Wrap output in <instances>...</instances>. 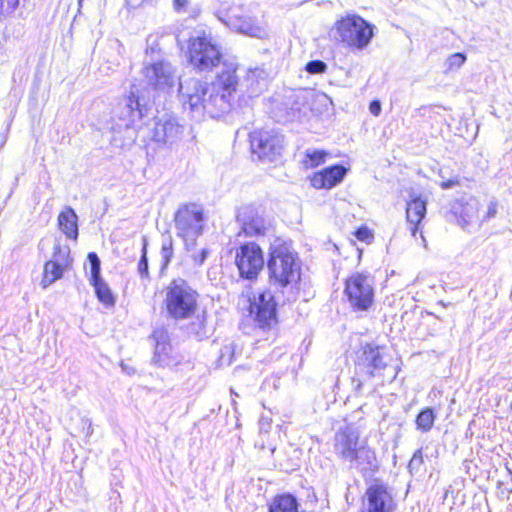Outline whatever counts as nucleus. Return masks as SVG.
<instances>
[{"mask_svg": "<svg viewBox=\"0 0 512 512\" xmlns=\"http://www.w3.org/2000/svg\"><path fill=\"white\" fill-rule=\"evenodd\" d=\"M236 71L235 62H224L210 84L195 78L180 81L179 93L184 107L188 106L199 115L207 113L212 118L228 111L239 84Z\"/></svg>", "mask_w": 512, "mask_h": 512, "instance_id": "obj_1", "label": "nucleus"}, {"mask_svg": "<svg viewBox=\"0 0 512 512\" xmlns=\"http://www.w3.org/2000/svg\"><path fill=\"white\" fill-rule=\"evenodd\" d=\"M267 268L269 283L276 288L293 287L300 280V264L291 247L280 238L271 244Z\"/></svg>", "mask_w": 512, "mask_h": 512, "instance_id": "obj_2", "label": "nucleus"}, {"mask_svg": "<svg viewBox=\"0 0 512 512\" xmlns=\"http://www.w3.org/2000/svg\"><path fill=\"white\" fill-rule=\"evenodd\" d=\"M199 294L187 281L174 279L165 289L163 307L167 317L174 321L190 320L199 306Z\"/></svg>", "mask_w": 512, "mask_h": 512, "instance_id": "obj_3", "label": "nucleus"}, {"mask_svg": "<svg viewBox=\"0 0 512 512\" xmlns=\"http://www.w3.org/2000/svg\"><path fill=\"white\" fill-rule=\"evenodd\" d=\"M188 56L190 64L199 72H210L215 68L221 71L224 62H233L223 60L220 47L210 35L204 33L190 38Z\"/></svg>", "mask_w": 512, "mask_h": 512, "instance_id": "obj_4", "label": "nucleus"}, {"mask_svg": "<svg viewBox=\"0 0 512 512\" xmlns=\"http://www.w3.org/2000/svg\"><path fill=\"white\" fill-rule=\"evenodd\" d=\"M205 222L203 209L197 204H185L177 210L174 217L176 235L183 240L186 250L195 248Z\"/></svg>", "mask_w": 512, "mask_h": 512, "instance_id": "obj_5", "label": "nucleus"}, {"mask_svg": "<svg viewBox=\"0 0 512 512\" xmlns=\"http://www.w3.org/2000/svg\"><path fill=\"white\" fill-rule=\"evenodd\" d=\"M284 138L274 130H255L250 134L251 151L263 162H274L282 153Z\"/></svg>", "mask_w": 512, "mask_h": 512, "instance_id": "obj_6", "label": "nucleus"}, {"mask_svg": "<svg viewBox=\"0 0 512 512\" xmlns=\"http://www.w3.org/2000/svg\"><path fill=\"white\" fill-rule=\"evenodd\" d=\"M249 315L259 327H270L276 319V302L273 294L268 291H257L245 300Z\"/></svg>", "mask_w": 512, "mask_h": 512, "instance_id": "obj_7", "label": "nucleus"}, {"mask_svg": "<svg viewBox=\"0 0 512 512\" xmlns=\"http://www.w3.org/2000/svg\"><path fill=\"white\" fill-rule=\"evenodd\" d=\"M142 73L149 86L162 91L172 88L177 79L175 68L163 59L145 60Z\"/></svg>", "mask_w": 512, "mask_h": 512, "instance_id": "obj_8", "label": "nucleus"}, {"mask_svg": "<svg viewBox=\"0 0 512 512\" xmlns=\"http://www.w3.org/2000/svg\"><path fill=\"white\" fill-rule=\"evenodd\" d=\"M237 221L241 225L242 232L249 237L265 235L271 228V221L265 217L264 211L253 205L240 207Z\"/></svg>", "mask_w": 512, "mask_h": 512, "instance_id": "obj_9", "label": "nucleus"}, {"mask_svg": "<svg viewBox=\"0 0 512 512\" xmlns=\"http://www.w3.org/2000/svg\"><path fill=\"white\" fill-rule=\"evenodd\" d=\"M235 262L242 277L256 278L264 266L263 252L256 243H246L237 250Z\"/></svg>", "mask_w": 512, "mask_h": 512, "instance_id": "obj_10", "label": "nucleus"}, {"mask_svg": "<svg viewBox=\"0 0 512 512\" xmlns=\"http://www.w3.org/2000/svg\"><path fill=\"white\" fill-rule=\"evenodd\" d=\"M374 278L369 273L354 276V313L366 318L374 305Z\"/></svg>", "mask_w": 512, "mask_h": 512, "instance_id": "obj_11", "label": "nucleus"}, {"mask_svg": "<svg viewBox=\"0 0 512 512\" xmlns=\"http://www.w3.org/2000/svg\"><path fill=\"white\" fill-rule=\"evenodd\" d=\"M363 512H392L393 499L384 484L375 482L368 487Z\"/></svg>", "mask_w": 512, "mask_h": 512, "instance_id": "obj_12", "label": "nucleus"}, {"mask_svg": "<svg viewBox=\"0 0 512 512\" xmlns=\"http://www.w3.org/2000/svg\"><path fill=\"white\" fill-rule=\"evenodd\" d=\"M145 112V106L141 105L139 98L135 96L134 92H131L116 108V116L121 121L119 127H131L136 121L143 117Z\"/></svg>", "mask_w": 512, "mask_h": 512, "instance_id": "obj_13", "label": "nucleus"}, {"mask_svg": "<svg viewBox=\"0 0 512 512\" xmlns=\"http://www.w3.org/2000/svg\"><path fill=\"white\" fill-rule=\"evenodd\" d=\"M183 132L184 127L176 118H161L155 124L153 138L157 142L174 144L181 140Z\"/></svg>", "mask_w": 512, "mask_h": 512, "instance_id": "obj_14", "label": "nucleus"}, {"mask_svg": "<svg viewBox=\"0 0 512 512\" xmlns=\"http://www.w3.org/2000/svg\"><path fill=\"white\" fill-rule=\"evenodd\" d=\"M347 171L341 165L327 167L312 176L311 185L316 189H331L343 180Z\"/></svg>", "mask_w": 512, "mask_h": 512, "instance_id": "obj_15", "label": "nucleus"}, {"mask_svg": "<svg viewBox=\"0 0 512 512\" xmlns=\"http://www.w3.org/2000/svg\"><path fill=\"white\" fill-rule=\"evenodd\" d=\"M479 205L475 199H471L459 207H454V214L457 217L458 224L466 230L480 226L481 221L478 216Z\"/></svg>", "mask_w": 512, "mask_h": 512, "instance_id": "obj_16", "label": "nucleus"}, {"mask_svg": "<svg viewBox=\"0 0 512 512\" xmlns=\"http://www.w3.org/2000/svg\"><path fill=\"white\" fill-rule=\"evenodd\" d=\"M375 26L354 14V48L363 49L374 36Z\"/></svg>", "mask_w": 512, "mask_h": 512, "instance_id": "obj_17", "label": "nucleus"}, {"mask_svg": "<svg viewBox=\"0 0 512 512\" xmlns=\"http://www.w3.org/2000/svg\"><path fill=\"white\" fill-rule=\"evenodd\" d=\"M426 214V201L416 197L407 203L406 218L410 224V230L413 236L416 235L418 226Z\"/></svg>", "mask_w": 512, "mask_h": 512, "instance_id": "obj_18", "label": "nucleus"}, {"mask_svg": "<svg viewBox=\"0 0 512 512\" xmlns=\"http://www.w3.org/2000/svg\"><path fill=\"white\" fill-rule=\"evenodd\" d=\"M77 220V214L71 207H65L58 216L59 229L70 239L78 237Z\"/></svg>", "mask_w": 512, "mask_h": 512, "instance_id": "obj_19", "label": "nucleus"}, {"mask_svg": "<svg viewBox=\"0 0 512 512\" xmlns=\"http://www.w3.org/2000/svg\"><path fill=\"white\" fill-rule=\"evenodd\" d=\"M224 23L231 29L252 37H260L263 32L260 27L254 25L250 18L228 17Z\"/></svg>", "mask_w": 512, "mask_h": 512, "instance_id": "obj_20", "label": "nucleus"}, {"mask_svg": "<svg viewBox=\"0 0 512 512\" xmlns=\"http://www.w3.org/2000/svg\"><path fill=\"white\" fill-rule=\"evenodd\" d=\"M331 37L336 41L345 43L347 46H351L352 16L347 15L345 18L337 21L335 27L331 30Z\"/></svg>", "mask_w": 512, "mask_h": 512, "instance_id": "obj_21", "label": "nucleus"}, {"mask_svg": "<svg viewBox=\"0 0 512 512\" xmlns=\"http://www.w3.org/2000/svg\"><path fill=\"white\" fill-rule=\"evenodd\" d=\"M269 512H299V503L291 494L278 495L270 504Z\"/></svg>", "mask_w": 512, "mask_h": 512, "instance_id": "obj_22", "label": "nucleus"}, {"mask_svg": "<svg viewBox=\"0 0 512 512\" xmlns=\"http://www.w3.org/2000/svg\"><path fill=\"white\" fill-rule=\"evenodd\" d=\"M335 450L343 458L352 461V439L349 429L336 434Z\"/></svg>", "mask_w": 512, "mask_h": 512, "instance_id": "obj_23", "label": "nucleus"}, {"mask_svg": "<svg viewBox=\"0 0 512 512\" xmlns=\"http://www.w3.org/2000/svg\"><path fill=\"white\" fill-rule=\"evenodd\" d=\"M65 270V268L51 260L47 261L44 265L43 278L41 281L42 286L46 288L58 279L62 278Z\"/></svg>", "mask_w": 512, "mask_h": 512, "instance_id": "obj_24", "label": "nucleus"}, {"mask_svg": "<svg viewBox=\"0 0 512 512\" xmlns=\"http://www.w3.org/2000/svg\"><path fill=\"white\" fill-rule=\"evenodd\" d=\"M95 289L98 300L107 307H113L115 305V296L113 295L108 284L103 280H97L91 282Z\"/></svg>", "mask_w": 512, "mask_h": 512, "instance_id": "obj_25", "label": "nucleus"}, {"mask_svg": "<svg viewBox=\"0 0 512 512\" xmlns=\"http://www.w3.org/2000/svg\"><path fill=\"white\" fill-rule=\"evenodd\" d=\"M328 153L325 150L307 149L301 163L306 169H311L325 162Z\"/></svg>", "mask_w": 512, "mask_h": 512, "instance_id": "obj_26", "label": "nucleus"}, {"mask_svg": "<svg viewBox=\"0 0 512 512\" xmlns=\"http://www.w3.org/2000/svg\"><path fill=\"white\" fill-rule=\"evenodd\" d=\"M51 261L68 269L71 264L69 248L67 246H61L60 244L55 245Z\"/></svg>", "mask_w": 512, "mask_h": 512, "instance_id": "obj_27", "label": "nucleus"}, {"mask_svg": "<svg viewBox=\"0 0 512 512\" xmlns=\"http://www.w3.org/2000/svg\"><path fill=\"white\" fill-rule=\"evenodd\" d=\"M434 421L435 414L433 410L431 408H425L418 414L416 418V425L418 429L428 432L433 427Z\"/></svg>", "mask_w": 512, "mask_h": 512, "instance_id": "obj_28", "label": "nucleus"}, {"mask_svg": "<svg viewBox=\"0 0 512 512\" xmlns=\"http://www.w3.org/2000/svg\"><path fill=\"white\" fill-rule=\"evenodd\" d=\"M156 343V352H165L170 349V338L167 330L159 328L154 330L152 335Z\"/></svg>", "mask_w": 512, "mask_h": 512, "instance_id": "obj_29", "label": "nucleus"}, {"mask_svg": "<svg viewBox=\"0 0 512 512\" xmlns=\"http://www.w3.org/2000/svg\"><path fill=\"white\" fill-rule=\"evenodd\" d=\"M267 78V71L262 67H256L248 70L246 81L249 82L251 86H254L265 84Z\"/></svg>", "mask_w": 512, "mask_h": 512, "instance_id": "obj_30", "label": "nucleus"}, {"mask_svg": "<svg viewBox=\"0 0 512 512\" xmlns=\"http://www.w3.org/2000/svg\"><path fill=\"white\" fill-rule=\"evenodd\" d=\"M162 268H166L173 257V240L171 236L163 238L161 245Z\"/></svg>", "mask_w": 512, "mask_h": 512, "instance_id": "obj_31", "label": "nucleus"}, {"mask_svg": "<svg viewBox=\"0 0 512 512\" xmlns=\"http://www.w3.org/2000/svg\"><path fill=\"white\" fill-rule=\"evenodd\" d=\"M90 265V283L102 279L100 276V259L96 253L90 252L87 256Z\"/></svg>", "mask_w": 512, "mask_h": 512, "instance_id": "obj_32", "label": "nucleus"}, {"mask_svg": "<svg viewBox=\"0 0 512 512\" xmlns=\"http://www.w3.org/2000/svg\"><path fill=\"white\" fill-rule=\"evenodd\" d=\"M147 47H146V60L149 62L157 61L154 59V55L160 52V48L157 42V37L150 35L147 38Z\"/></svg>", "mask_w": 512, "mask_h": 512, "instance_id": "obj_33", "label": "nucleus"}, {"mask_svg": "<svg viewBox=\"0 0 512 512\" xmlns=\"http://www.w3.org/2000/svg\"><path fill=\"white\" fill-rule=\"evenodd\" d=\"M354 237L361 242H365L366 244H371L374 240V233L371 229L366 226L359 227L356 231H354Z\"/></svg>", "mask_w": 512, "mask_h": 512, "instance_id": "obj_34", "label": "nucleus"}, {"mask_svg": "<svg viewBox=\"0 0 512 512\" xmlns=\"http://www.w3.org/2000/svg\"><path fill=\"white\" fill-rule=\"evenodd\" d=\"M423 463H424V458H423L422 450L418 449L414 452L411 460L409 461L408 469L411 473L418 472L420 470L421 466L423 465Z\"/></svg>", "mask_w": 512, "mask_h": 512, "instance_id": "obj_35", "label": "nucleus"}, {"mask_svg": "<svg viewBox=\"0 0 512 512\" xmlns=\"http://www.w3.org/2000/svg\"><path fill=\"white\" fill-rule=\"evenodd\" d=\"M19 5V0H0V15L6 17L14 13Z\"/></svg>", "mask_w": 512, "mask_h": 512, "instance_id": "obj_36", "label": "nucleus"}, {"mask_svg": "<svg viewBox=\"0 0 512 512\" xmlns=\"http://www.w3.org/2000/svg\"><path fill=\"white\" fill-rule=\"evenodd\" d=\"M327 65L321 60H312L305 66V70L310 74H322L326 71Z\"/></svg>", "mask_w": 512, "mask_h": 512, "instance_id": "obj_37", "label": "nucleus"}, {"mask_svg": "<svg viewBox=\"0 0 512 512\" xmlns=\"http://www.w3.org/2000/svg\"><path fill=\"white\" fill-rule=\"evenodd\" d=\"M466 61V56L463 53H454L446 61L448 69H458L460 68Z\"/></svg>", "mask_w": 512, "mask_h": 512, "instance_id": "obj_38", "label": "nucleus"}, {"mask_svg": "<svg viewBox=\"0 0 512 512\" xmlns=\"http://www.w3.org/2000/svg\"><path fill=\"white\" fill-rule=\"evenodd\" d=\"M146 239H144L143 249H142V256L138 264V271L141 274V276H147L148 275V262H147V256H146Z\"/></svg>", "mask_w": 512, "mask_h": 512, "instance_id": "obj_39", "label": "nucleus"}, {"mask_svg": "<svg viewBox=\"0 0 512 512\" xmlns=\"http://www.w3.org/2000/svg\"><path fill=\"white\" fill-rule=\"evenodd\" d=\"M497 208H498V205L496 202H490L489 205H488V208H487V212L484 216V218L481 221L484 222V221H488L492 218H494L497 214Z\"/></svg>", "mask_w": 512, "mask_h": 512, "instance_id": "obj_40", "label": "nucleus"}, {"mask_svg": "<svg viewBox=\"0 0 512 512\" xmlns=\"http://www.w3.org/2000/svg\"><path fill=\"white\" fill-rule=\"evenodd\" d=\"M208 254H209V251L207 249H202L200 251V253L194 254L192 256V258H193L195 265L201 266L207 259Z\"/></svg>", "mask_w": 512, "mask_h": 512, "instance_id": "obj_41", "label": "nucleus"}, {"mask_svg": "<svg viewBox=\"0 0 512 512\" xmlns=\"http://www.w3.org/2000/svg\"><path fill=\"white\" fill-rule=\"evenodd\" d=\"M459 185V179L458 178H451L447 181H442L440 183V187L444 190H447V189H450V188H453L455 186Z\"/></svg>", "mask_w": 512, "mask_h": 512, "instance_id": "obj_42", "label": "nucleus"}, {"mask_svg": "<svg viewBox=\"0 0 512 512\" xmlns=\"http://www.w3.org/2000/svg\"><path fill=\"white\" fill-rule=\"evenodd\" d=\"M369 110L374 116H378L381 113V103L378 100H373L369 105Z\"/></svg>", "mask_w": 512, "mask_h": 512, "instance_id": "obj_43", "label": "nucleus"}, {"mask_svg": "<svg viewBox=\"0 0 512 512\" xmlns=\"http://www.w3.org/2000/svg\"><path fill=\"white\" fill-rule=\"evenodd\" d=\"M188 0H174L173 8L177 12H181L187 6Z\"/></svg>", "mask_w": 512, "mask_h": 512, "instance_id": "obj_44", "label": "nucleus"}, {"mask_svg": "<svg viewBox=\"0 0 512 512\" xmlns=\"http://www.w3.org/2000/svg\"><path fill=\"white\" fill-rule=\"evenodd\" d=\"M119 365L124 373L128 375H133L135 373V369L132 366L126 364L123 360L119 362Z\"/></svg>", "mask_w": 512, "mask_h": 512, "instance_id": "obj_45", "label": "nucleus"}, {"mask_svg": "<svg viewBox=\"0 0 512 512\" xmlns=\"http://www.w3.org/2000/svg\"><path fill=\"white\" fill-rule=\"evenodd\" d=\"M345 294L350 302H352V290L350 288V280L346 279Z\"/></svg>", "mask_w": 512, "mask_h": 512, "instance_id": "obj_46", "label": "nucleus"}, {"mask_svg": "<svg viewBox=\"0 0 512 512\" xmlns=\"http://www.w3.org/2000/svg\"><path fill=\"white\" fill-rule=\"evenodd\" d=\"M168 354H154V357L152 358V363L153 364H159L160 361H161V357L162 356H167Z\"/></svg>", "mask_w": 512, "mask_h": 512, "instance_id": "obj_47", "label": "nucleus"}, {"mask_svg": "<svg viewBox=\"0 0 512 512\" xmlns=\"http://www.w3.org/2000/svg\"><path fill=\"white\" fill-rule=\"evenodd\" d=\"M126 2L131 7H137L143 2V0H126Z\"/></svg>", "mask_w": 512, "mask_h": 512, "instance_id": "obj_48", "label": "nucleus"}, {"mask_svg": "<svg viewBox=\"0 0 512 512\" xmlns=\"http://www.w3.org/2000/svg\"><path fill=\"white\" fill-rule=\"evenodd\" d=\"M363 352H375V348L370 343H366L365 347H363Z\"/></svg>", "mask_w": 512, "mask_h": 512, "instance_id": "obj_49", "label": "nucleus"}, {"mask_svg": "<svg viewBox=\"0 0 512 512\" xmlns=\"http://www.w3.org/2000/svg\"><path fill=\"white\" fill-rule=\"evenodd\" d=\"M85 422L88 424V427L86 430V436H91L93 433L92 423L89 420H86Z\"/></svg>", "mask_w": 512, "mask_h": 512, "instance_id": "obj_50", "label": "nucleus"}, {"mask_svg": "<svg viewBox=\"0 0 512 512\" xmlns=\"http://www.w3.org/2000/svg\"><path fill=\"white\" fill-rule=\"evenodd\" d=\"M4 57H5L4 45H3V43L0 41V62L4 60Z\"/></svg>", "mask_w": 512, "mask_h": 512, "instance_id": "obj_51", "label": "nucleus"}, {"mask_svg": "<svg viewBox=\"0 0 512 512\" xmlns=\"http://www.w3.org/2000/svg\"><path fill=\"white\" fill-rule=\"evenodd\" d=\"M359 458V451H356L354 449V460H357Z\"/></svg>", "mask_w": 512, "mask_h": 512, "instance_id": "obj_52", "label": "nucleus"}, {"mask_svg": "<svg viewBox=\"0 0 512 512\" xmlns=\"http://www.w3.org/2000/svg\"><path fill=\"white\" fill-rule=\"evenodd\" d=\"M357 251L359 252V258H361L362 253H363V249L358 247Z\"/></svg>", "mask_w": 512, "mask_h": 512, "instance_id": "obj_53", "label": "nucleus"}, {"mask_svg": "<svg viewBox=\"0 0 512 512\" xmlns=\"http://www.w3.org/2000/svg\"><path fill=\"white\" fill-rule=\"evenodd\" d=\"M348 494H349V487H347V492L345 493L346 501L348 502Z\"/></svg>", "mask_w": 512, "mask_h": 512, "instance_id": "obj_54", "label": "nucleus"}, {"mask_svg": "<svg viewBox=\"0 0 512 512\" xmlns=\"http://www.w3.org/2000/svg\"><path fill=\"white\" fill-rule=\"evenodd\" d=\"M231 393L234 394L235 396H238V394L235 393L234 390H231Z\"/></svg>", "mask_w": 512, "mask_h": 512, "instance_id": "obj_55", "label": "nucleus"}]
</instances>
